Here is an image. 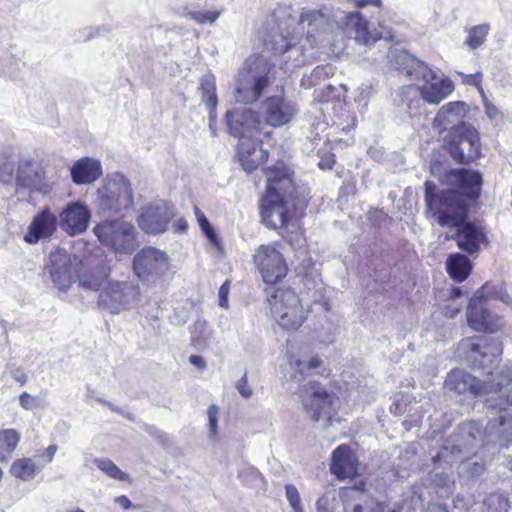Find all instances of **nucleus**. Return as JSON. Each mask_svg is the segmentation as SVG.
Returning a JSON list of instances; mask_svg holds the SVG:
<instances>
[{"label":"nucleus","instance_id":"nucleus-20","mask_svg":"<svg viewBox=\"0 0 512 512\" xmlns=\"http://www.w3.org/2000/svg\"><path fill=\"white\" fill-rule=\"evenodd\" d=\"M90 211L82 203L75 202L68 204L59 215V226L69 235H77L86 231Z\"/></svg>","mask_w":512,"mask_h":512},{"label":"nucleus","instance_id":"nucleus-30","mask_svg":"<svg viewBox=\"0 0 512 512\" xmlns=\"http://www.w3.org/2000/svg\"><path fill=\"white\" fill-rule=\"evenodd\" d=\"M471 269L470 260L460 253L450 255L446 261V270L449 276L458 282L464 281L469 276Z\"/></svg>","mask_w":512,"mask_h":512},{"label":"nucleus","instance_id":"nucleus-21","mask_svg":"<svg viewBox=\"0 0 512 512\" xmlns=\"http://www.w3.org/2000/svg\"><path fill=\"white\" fill-rule=\"evenodd\" d=\"M266 122L273 127L288 123L294 116L296 109L293 103L281 96L268 97L263 103Z\"/></svg>","mask_w":512,"mask_h":512},{"label":"nucleus","instance_id":"nucleus-39","mask_svg":"<svg viewBox=\"0 0 512 512\" xmlns=\"http://www.w3.org/2000/svg\"><path fill=\"white\" fill-rule=\"evenodd\" d=\"M285 496H286L293 512H304V509L301 504L300 494L295 485H293V484L285 485Z\"/></svg>","mask_w":512,"mask_h":512},{"label":"nucleus","instance_id":"nucleus-3","mask_svg":"<svg viewBox=\"0 0 512 512\" xmlns=\"http://www.w3.org/2000/svg\"><path fill=\"white\" fill-rule=\"evenodd\" d=\"M432 189L433 186L428 184L427 212L440 226L455 229V233L446 239L455 240L458 248L470 255L478 253L480 245L486 242V236L482 228L467 221L468 204L455 193L436 197Z\"/></svg>","mask_w":512,"mask_h":512},{"label":"nucleus","instance_id":"nucleus-47","mask_svg":"<svg viewBox=\"0 0 512 512\" xmlns=\"http://www.w3.org/2000/svg\"><path fill=\"white\" fill-rule=\"evenodd\" d=\"M335 500L329 493L322 495L316 502L317 512H334L332 502Z\"/></svg>","mask_w":512,"mask_h":512},{"label":"nucleus","instance_id":"nucleus-1","mask_svg":"<svg viewBox=\"0 0 512 512\" xmlns=\"http://www.w3.org/2000/svg\"><path fill=\"white\" fill-rule=\"evenodd\" d=\"M296 29L302 35L306 29V41L311 47L331 48L341 53L346 38L354 39L360 45L369 46L379 39L393 40L392 30L379 24V31H371L368 21L358 11L345 12L339 8L323 6L320 9H303L297 17Z\"/></svg>","mask_w":512,"mask_h":512},{"label":"nucleus","instance_id":"nucleus-52","mask_svg":"<svg viewBox=\"0 0 512 512\" xmlns=\"http://www.w3.org/2000/svg\"><path fill=\"white\" fill-rule=\"evenodd\" d=\"M115 503L121 506L123 509L128 510L132 508L133 504L129 498L125 495L118 496L114 499Z\"/></svg>","mask_w":512,"mask_h":512},{"label":"nucleus","instance_id":"nucleus-19","mask_svg":"<svg viewBox=\"0 0 512 512\" xmlns=\"http://www.w3.org/2000/svg\"><path fill=\"white\" fill-rule=\"evenodd\" d=\"M173 212L165 202L152 203L143 208L138 216L139 227L147 234H159L166 230Z\"/></svg>","mask_w":512,"mask_h":512},{"label":"nucleus","instance_id":"nucleus-40","mask_svg":"<svg viewBox=\"0 0 512 512\" xmlns=\"http://www.w3.org/2000/svg\"><path fill=\"white\" fill-rule=\"evenodd\" d=\"M219 412L220 407L214 404L211 405L207 410L209 438L211 439H215L217 436Z\"/></svg>","mask_w":512,"mask_h":512},{"label":"nucleus","instance_id":"nucleus-26","mask_svg":"<svg viewBox=\"0 0 512 512\" xmlns=\"http://www.w3.org/2000/svg\"><path fill=\"white\" fill-rule=\"evenodd\" d=\"M392 61L399 70H404L410 76L414 73L421 75L423 79H435L436 72L428 67L424 62L415 59L411 54L404 50L395 49L391 51Z\"/></svg>","mask_w":512,"mask_h":512},{"label":"nucleus","instance_id":"nucleus-34","mask_svg":"<svg viewBox=\"0 0 512 512\" xmlns=\"http://www.w3.org/2000/svg\"><path fill=\"white\" fill-rule=\"evenodd\" d=\"M199 89L202 93V101L206 106L217 107L218 99L216 95L214 76L207 74L201 77Z\"/></svg>","mask_w":512,"mask_h":512},{"label":"nucleus","instance_id":"nucleus-64","mask_svg":"<svg viewBox=\"0 0 512 512\" xmlns=\"http://www.w3.org/2000/svg\"><path fill=\"white\" fill-rule=\"evenodd\" d=\"M479 76V74L476 75H470L469 80L467 81L468 84H476V78Z\"/></svg>","mask_w":512,"mask_h":512},{"label":"nucleus","instance_id":"nucleus-46","mask_svg":"<svg viewBox=\"0 0 512 512\" xmlns=\"http://www.w3.org/2000/svg\"><path fill=\"white\" fill-rule=\"evenodd\" d=\"M14 166L8 161H0V182L4 184L11 183L13 179Z\"/></svg>","mask_w":512,"mask_h":512},{"label":"nucleus","instance_id":"nucleus-56","mask_svg":"<svg viewBox=\"0 0 512 512\" xmlns=\"http://www.w3.org/2000/svg\"><path fill=\"white\" fill-rule=\"evenodd\" d=\"M471 351L473 353V357L477 359V356L480 355L482 358H486L488 353L487 351H482L481 346L479 344H472Z\"/></svg>","mask_w":512,"mask_h":512},{"label":"nucleus","instance_id":"nucleus-62","mask_svg":"<svg viewBox=\"0 0 512 512\" xmlns=\"http://www.w3.org/2000/svg\"><path fill=\"white\" fill-rule=\"evenodd\" d=\"M460 295H461V290H460V288H453V289H452V292H451V297H452V298L460 297Z\"/></svg>","mask_w":512,"mask_h":512},{"label":"nucleus","instance_id":"nucleus-2","mask_svg":"<svg viewBox=\"0 0 512 512\" xmlns=\"http://www.w3.org/2000/svg\"><path fill=\"white\" fill-rule=\"evenodd\" d=\"M264 173L267 191L260 205L262 223L284 231L291 218L306 207V189L295 183L294 172L283 162L267 167Z\"/></svg>","mask_w":512,"mask_h":512},{"label":"nucleus","instance_id":"nucleus-27","mask_svg":"<svg viewBox=\"0 0 512 512\" xmlns=\"http://www.w3.org/2000/svg\"><path fill=\"white\" fill-rule=\"evenodd\" d=\"M102 175L101 162L90 157L77 160L71 167V178L75 184H91Z\"/></svg>","mask_w":512,"mask_h":512},{"label":"nucleus","instance_id":"nucleus-10","mask_svg":"<svg viewBox=\"0 0 512 512\" xmlns=\"http://www.w3.org/2000/svg\"><path fill=\"white\" fill-rule=\"evenodd\" d=\"M445 143L450 157L458 164L468 165L481 155L479 133L469 123H461L450 129Z\"/></svg>","mask_w":512,"mask_h":512},{"label":"nucleus","instance_id":"nucleus-38","mask_svg":"<svg viewBox=\"0 0 512 512\" xmlns=\"http://www.w3.org/2000/svg\"><path fill=\"white\" fill-rule=\"evenodd\" d=\"M356 489H350L341 494V501L344 512H363L361 503L354 501L353 494H356Z\"/></svg>","mask_w":512,"mask_h":512},{"label":"nucleus","instance_id":"nucleus-25","mask_svg":"<svg viewBox=\"0 0 512 512\" xmlns=\"http://www.w3.org/2000/svg\"><path fill=\"white\" fill-rule=\"evenodd\" d=\"M57 229V218L52 214L49 209H44L33 217L27 233L24 236V241L28 244H36L41 239L49 238L54 234Z\"/></svg>","mask_w":512,"mask_h":512},{"label":"nucleus","instance_id":"nucleus-7","mask_svg":"<svg viewBox=\"0 0 512 512\" xmlns=\"http://www.w3.org/2000/svg\"><path fill=\"white\" fill-rule=\"evenodd\" d=\"M97 208L107 214L124 216L134 208L131 182L122 173L107 174L96 191Z\"/></svg>","mask_w":512,"mask_h":512},{"label":"nucleus","instance_id":"nucleus-12","mask_svg":"<svg viewBox=\"0 0 512 512\" xmlns=\"http://www.w3.org/2000/svg\"><path fill=\"white\" fill-rule=\"evenodd\" d=\"M443 183L450 187L449 190L437 192V186L430 181L425 182V203L427 204V185L433 186V195L442 197L447 193H455L465 203L467 200H476L481 194L483 178L479 171L465 168L450 169L443 175Z\"/></svg>","mask_w":512,"mask_h":512},{"label":"nucleus","instance_id":"nucleus-44","mask_svg":"<svg viewBox=\"0 0 512 512\" xmlns=\"http://www.w3.org/2000/svg\"><path fill=\"white\" fill-rule=\"evenodd\" d=\"M79 285L85 289L97 291L101 288V281L94 275L84 274L79 279Z\"/></svg>","mask_w":512,"mask_h":512},{"label":"nucleus","instance_id":"nucleus-14","mask_svg":"<svg viewBox=\"0 0 512 512\" xmlns=\"http://www.w3.org/2000/svg\"><path fill=\"white\" fill-rule=\"evenodd\" d=\"M169 269V256L155 247L141 249L133 258V271L138 279L154 283Z\"/></svg>","mask_w":512,"mask_h":512},{"label":"nucleus","instance_id":"nucleus-13","mask_svg":"<svg viewBox=\"0 0 512 512\" xmlns=\"http://www.w3.org/2000/svg\"><path fill=\"white\" fill-rule=\"evenodd\" d=\"M138 287L127 281H108L101 288L97 305L112 315L120 314L131 308L138 300Z\"/></svg>","mask_w":512,"mask_h":512},{"label":"nucleus","instance_id":"nucleus-55","mask_svg":"<svg viewBox=\"0 0 512 512\" xmlns=\"http://www.w3.org/2000/svg\"><path fill=\"white\" fill-rule=\"evenodd\" d=\"M57 451V446L52 444L50 445L44 452L43 457H46L45 462H51L55 453Z\"/></svg>","mask_w":512,"mask_h":512},{"label":"nucleus","instance_id":"nucleus-58","mask_svg":"<svg viewBox=\"0 0 512 512\" xmlns=\"http://www.w3.org/2000/svg\"><path fill=\"white\" fill-rule=\"evenodd\" d=\"M485 112L490 119H494L498 115V109L492 104L485 105Z\"/></svg>","mask_w":512,"mask_h":512},{"label":"nucleus","instance_id":"nucleus-36","mask_svg":"<svg viewBox=\"0 0 512 512\" xmlns=\"http://www.w3.org/2000/svg\"><path fill=\"white\" fill-rule=\"evenodd\" d=\"M94 464L104 472L108 477L119 480V481H128L129 476L127 473L123 472L116 464H114L110 459L107 458H96L94 460Z\"/></svg>","mask_w":512,"mask_h":512},{"label":"nucleus","instance_id":"nucleus-11","mask_svg":"<svg viewBox=\"0 0 512 512\" xmlns=\"http://www.w3.org/2000/svg\"><path fill=\"white\" fill-rule=\"evenodd\" d=\"M94 234L104 246L119 254H132L139 245L136 228L122 219L102 221L94 227Z\"/></svg>","mask_w":512,"mask_h":512},{"label":"nucleus","instance_id":"nucleus-22","mask_svg":"<svg viewBox=\"0 0 512 512\" xmlns=\"http://www.w3.org/2000/svg\"><path fill=\"white\" fill-rule=\"evenodd\" d=\"M469 111V106L464 101H452L443 105L433 119L432 126L439 132L452 129L455 126L465 123L463 119Z\"/></svg>","mask_w":512,"mask_h":512},{"label":"nucleus","instance_id":"nucleus-51","mask_svg":"<svg viewBox=\"0 0 512 512\" xmlns=\"http://www.w3.org/2000/svg\"><path fill=\"white\" fill-rule=\"evenodd\" d=\"M189 362L199 370H203L206 367L204 358L199 355L189 356Z\"/></svg>","mask_w":512,"mask_h":512},{"label":"nucleus","instance_id":"nucleus-32","mask_svg":"<svg viewBox=\"0 0 512 512\" xmlns=\"http://www.w3.org/2000/svg\"><path fill=\"white\" fill-rule=\"evenodd\" d=\"M472 299H477V301H481L483 303L486 300L498 299L502 302L508 303L510 297L506 292H504L501 285L486 283L476 291Z\"/></svg>","mask_w":512,"mask_h":512},{"label":"nucleus","instance_id":"nucleus-53","mask_svg":"<svg viewBox=\"0 0 512 512\" xmlns=\"http://www.w3.org/2000/svg\"><path fill=\"white\" fill-rule=\"evenodd\" d=\"M194 213H195V216H196V219H197V222H198V225L199 227L203 226V225H206L207 223H209L207 217L205 216V214L200 210L199 207L197 206H194Z\"/></svg>","mask_w":512,"mask_h":512},{"label":"nucleus","instance_id":"nucleus-37","mask_svg":"<svg viewBox=\"0 0 512 512\" xmlns=\"http://www.w3.org/2000/svg\"><path fill=\"white\" fill-rule=\"evenodd\" d=\"M489 30L490 26L486 23L471 27L468 30L465 44L472 50L478 48L485 42Z\"/></svg>","mask_w":512,"mask_h":512},{"label":"nucleus","instance_id":"nucleus-60","mask_svg":"<svg viewBox=\"0 0 512 512\" xmlns=\"http://www.w3.org/2000/svg\"><path fill=\"white\" fill-rule=\"evenodd\" d=\"M219 305L224 307V284L219 287L218 291Z\"/></svg>","mask_w":512,"mask_h":512},{"label":"nucleus","instance_id":"nucleus-59","mask_svg":"<svg viewBox=\"0 0 512 512\" xmlns=\"http://www.w3.org/2000/svg\"><path fill=\"white\" fill-rule=\"evenodd\" d=\"M99 402H101V403H103V404L107 405V407H108L111 411L116 412V413H118V414H123V410H122L121 408H119L118 406H115V405H113L112 403L107 402V401H105V400H101V399L99 400Z\"/></svg>","mask_w":512,"mask_h":512},{"label":"nucleus","instance_id":"nucleus-28","mask_svg":"<svg viewBox=\"0 0 512 512\" xmlns=\"http://www.w3.org/2000/svg\"><path fill=\"white\" fill-rule=\"evenodd\" d=\"M321 364L322 362L318 357L306 359L301 356L291 355L285 367L287 382L295 381L300 383L311 374L312 370L320 367Z\"/></svg>","mask_w":512,"mask_h":512},{"label":"nucleus","instance_id":"nucleus-17","mask_svg":"<svg viewBox=\"0 0 512 512\" xmlns=\"http://www.w3.org/2000/svg\"><path fill=\"white\" fill-rule=\"evenodd\" d=\"M15 181L17 194L47 193L50 190L45 179L44 169L35 161L20 162L16 170Z\"/></svg>","mask_w":512,"mask_h":512},{"label":"nucleus","instance_id":"nucleus-42","mask_svg":"<svg viewBox=\"0 0 512 512\" xmlns=\"http://www.w3.org/2000/svg\"><path fill=\"white\" fill-rule=\"evenodd\" d=\"M240 476L244 483L249 486L258 487L259 484L263 483L262 475L254 468H248L246 471H243Z\"/></svg>","mask_w":512,"mask_h":512},{"label":"nucleus","instance_id":"nucleus-61","mask_svg":"<svg viewBox=\"0 0 512 512\" xmlns=\"http://www.w3.org/2000/svg\"><path fill=\"white\" fill-rule=\"evenodd\" d=\"M16 381H18L21 385H24L27 377L24 374H21L20 376H15Z\"/></svg>","mask_w":512,"mask_h":512},{"label":"nucleus","instance_id":"nucleus-23","mask_svg":"<svg viewBox=\"0 0 512 512\" xmlns=\"http://www.w3.org/2000/svg\"><path fill=\"white\" fill-rule=\"evenodd\" d=\"M330 471L340 480L360 474L357 460L347 445H340L332 452Z\"/></svg>","mask_w":512,"mask_h":512},{"label":"nucleus","instance_id":"nucleus-41","mask_svg":"<svg viewBox=\"0 0 512 512\" xmlns=\"http://www.w3.org/2000/svg\"><path fill=\"white\" fill-rule=\"evenodd\" d=\"M191 19L200 24L214 23L220 16L219 11H193L188 14Z\"/></svg>","mask_w":512,"mask_h":512},{"label":"nucleus","instance_id":"nucleus-45","mask_svg":"<svg viewBox=\"0 0 512 512\" xmlns=\"http://www.w3.org/2000/svg\"><path fill=\"white\" fill-rule=\"evenodd\" d=\"M235 388L244 399H249L253 395V390L247 383L246 371L244 372L242 377L238 381H236Z\"/></svg>","mask_w":512,"mask_h":512},{"label":"nucleus","instance_id":"nucleus-8","mask_svg":"<svg viewBox=\"0 0 512 512\" xmlns=\"http://www.w3.org/2000/svg\"><path fill=\"white\" fill-rule=\"evenodd\" d=\"M265 292L271 315L279 326L295 331L303 325L307 310L293 290L270 286Z\"/></svg>","mask_w":512,"mask_h":512},{"label":"nucleus","instance_id":"nucleus-43","mask_svg":"<svg viewBox=\"0 0 512 512\" xmlns=\"http://www.w3.org/2000/svg\"><path fill=\"white\" fill-rule=\"evenodd\" d=\"M204 236L208 239L209 243L214 246L218 251L221 250V241L217 236L213 226L209 223L200 227Z\"/></svg>","mask_w":512,"mask_h":512},{"label":"nucleus","instance_id":"nucleus-29","mask_svg":"<svg viewBox=\"0 0 512 512\" xmlns=\"http://www.w3.org/2000/svg\"><path fill=\"white\" fill-rule=\"evenodd\" d=\"M424 80L426 83L421 88V96L430 104L440 103L454 90L453 82L448 78L438 80V76L436 75L435 79Z\"/></svg>","mask_w":512,"mask_h":512},{"label":"nucleus","instance_id":"nucleus-4","mask_svg":"<svg viewBox=\"0 0 512 512\" xmlns=\"http://www.w3.org/2000/svg\"><path fill=\"white\" fill-rule=\"evenodd\" d=\"M297 15L291 5L279 4L266 20L265 49L274 54H286L281 69L291 73L308 62L303 45H299L302 33L296 29Z\"/></svg>","mask_w":512,"mask_h":512},{"label":"nucleus","instance_id":"nucleus-63","mask_svg":"<svg viewBox=\"0 0 512 512\" xmlns=\"http://www.w3.org/2000/svg\"><path fill=\"white\" fill-rule=\"evenodd\" d=\"M321 341L323 343H331L334 341V333H332L331 335L327 336L326 338H323L321 339Z\"/></svg>","mask_w":512,"mask_h":512},{"label":"nucleus","instance_id":"nucleus-5","mask_svg":"<svg viewBox=\"0 0 512 512\" xmlns=\"http://www.w3.org/2000/svg\"><path fill=\"white\" fill-rule=\"evenodd\" d=\"M226 123L230 132L239 137L237 145V156L243 169L251 173L261 165L268 156V151L263 149L262 143L246 136L256 127V114L250 108H240L235 111L226 112Z\"/></svg>","mask_w":512,"mask_h":512},{"label":"nucleus","instance_id":"nucleus-57","mask_svg":"<svg viewBox=\"0 0 512 512\" xmlns=\"http://www.w3.org/2000/svg\"><path fill=\"white\" fill-rule=\"evenodd\" d=\"M423 512H449L448 509L440 504H429Z\"/></svg>","mask_w":512,"mask_h":512},{"label":"nucleus","instance_id":"nucleus-49","mask_svg":"<svg viewBox=\"0 0 512 512\" xmlns=\"http://www.w3.org/2000/svg\"><path fill=\"white\" fill-rule=\"evenodd\" d=\"M206 107L209 110V116H208L209 130L211 132V135L213 137H215V136H217L216 127H215L216 118H217V114H216L217 107H212V106H206Z\"/></svg>","mask_w":512,"mask_h":512},{"label":"nucleus","instance_id":"nucleus-15","mask_svg":"<svg viewBox=\"0 0 512 512\" xmlns=\"http://www.w3.org/2000/svg\"><path fill=\"white\" fill-rule=\"evenodd\" d=\"M510 378H507L506 383L491 379L489 382L482 383L476 377L462 370H453L448 373L444 386L447 390L453 391L456 394H463L466 391H471L474 395H479L485 392H502V389L509 384Z\"/></svg>","mask_w":512,"mask_h":512},{"label":"nucleus","instance_id":"nucleus-24","mask_svg":"<svg viewBox=\"0 0 512 512\" xmlns=\"http://www.w3.org/2000/svg\"><path fill=\"white\" fill-rule=\"evenodd\" d=\"M467 322L472 329L479 332L494 333L499 327L498 319L477 299H471L469 302Z\"/></svg>","mask_w":512,"mask_h":512},{"label":"nucleus","instance_id":"nucleus-33","mask_svg":"<svg viewBox=\"0 0 512 512\" xmlns=\"http://www.w3.org/2000/svg\"><path fill=\"white\" fill-rule=\"evenodd\" d=\"M37 467L31 458H22L13 462L10 473L23 481L32 479L35 476Z\"/></svg>","mask_w":512,"mask_h":512},{"label":"nucleus","instance_id":"nucleus-18","mask_svg":"<svg viewBox=\"0 0 512 512\" xmlns=\"http://www.w3.org/2000/svg\"><path fill=\"white\" fill-rule=\"evenodd\" d=\"M45 270L59 290L68 289L75 278L71 257L63 249H57L49 255Z\"/></svg>","mask_w":512,"mask_h":512},{"label":"nucleus","instance_id":"nucleus-54","mask_svg":"<svg viewBox=\"0 0 512 512\" xmlns=\"http://www.w3.org/2000/svg\"><path fill=\"white\" fill-rule=\"evenodd\" d=\"M491 353L493 359H491V362H497L498 356L502 353V347L499 342L493 341V346L491 347Z\"/></svg>","mask_w":512,"mask_h":512},{"label":"nucleus","instance_id":"nucleus-35","mask_svg":"<svg viewBox=\"0 0 512 512\" xmlns=\"http://www.w3.org/2000/svg\"><path fill=\"white\" fill-rule=\"evenodd\" d=\"M464 456L461 448L458 445H444L435 456L432 457L434 463L444 462L446 464H453L458 461H463Z\"/></svg>","mask_w":512,"mask_h":512},{"label":"nucleus","instance_id":"nucleus-6","mask_svg":"<svg viewBox=\"0 0 512 512\" xmlns=\"http://www.w3.org/2000/svg\"><path fill=\"white\" fill-rule=\"evenodd\" d=\"M291 393H298L307 416L320 423L322 428L328 427L335 416L340 404L339 397L328 392L320 383L310 381L301 386L298 391L292 385L287 388Z\"/></svg>","mask_w":512,"mask_h":512},{"label":"nucleus","instance_id":"nucleus-48","mask_svg":"<svg viewBox=\"0 0 512 512\" xmlns=\"http://www.w3.org/2000/svg\"><path fill=\"white\" fill-rule=\"evenodd\" d=\"M19 403L23 409L31 410L35 407V397L31 396L27 392H23L19 396Z\"/></svg>","mask_w":512,"mask_h":512},{"label":"nucleus","instance_id":"nucleus-9","mask_svg":"<svg viewBox=\"0 0 512 512\" xmlns=\"http://www.w3.org/2000/svg\"><path fill=\"white\" fill-rule=\"evenodd\" d=\"M272 65L263 56L250 57L239 72L235 98L237 102H255L267 88L271 80Z\"/></svg>","mask_w":512,"mask_h":512},{"label":"nucleus","instance_id":"nucleus-16","mask_svg":"<svg viewBox=\"0 0 512 512\" xmlns=\"http://www.w3.org/2000/svg\"><path fill=\"white\" fill-rule=\"evenodd\" d=\"M254 262L267 284L273 285L286 276L285 260L282 254L273 246H260L254 255Z\"/></svg>","mask_w":512,"mask_h":512},{"label":"nucleus","instance_id":"nucleus-50","mask_svg":"<svg viewBox=\"0 0 512 512\" xmlns=\"http://www.w3.org/2000/svg\"><path fill=\"white\" fill-rule=\"evenodd\" d=\"M465 467H469V471L473 476H478L484 471V465L480 462H468Z\"/></svg>","mask_w":512,"mask_h":512},{"label":"nucleus","instance_id":"nucleus-31","mask_svg":"<svg viewBox=\"0 0 512 512\" xmlns=\"http://www.w3.org/2000/svg\"><path fill=\"white\" fill-rule=\"evenodd\" d=\"M20 440L19 433L14 429L0 431V462L7 461L10 454L17 447Z\"/></svg>","mask_w":512,"mask_h":512}]
</instances>
